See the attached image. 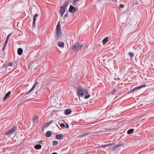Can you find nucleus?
<instances>
[{"label":"nucleus","instance_id":"6e6552de","mask_svg":"<svg viewBox=\"0 0 154 154\" xmlns=\"http://www.w3.org/2000/svg\"><path fill=\"white\" fill-rule=\"evenodd\" d=\"M58 46L62 48H63L64 47V43L62 42H58Z\"/></svg>","mask_w":154,"mask_h":154},{"label":"nucleus","instance_id":"37998d69","mask_svg":"<svg viewBox=\"0 0 154 154\" xmlns=\"http://www.w3.org/2000/svg\"><path fill=\"white\" fill-rule=\"evenodd\" d=\"M56 137L57 139H58V134L56 135Z\"/></svg>","mask_w":154,"mask_h":154},{"label":"nucleus","instance_id":"aec40b11","mask_svg":"<svg viewBox=\"0 0 154 154\" xmlns=\"http://www.w3.org/2000/svg\"><path fill=\"white\" fill-rule=\"evenodd\" d=\"M80 0H73L72 4L74 5H75L77 2H79Z\"/></svg>","mask_w":154,"mask_h":154},{"label":"nucleus","instance_id":"de8ad7c7","mask_svg":"<svg viewBox=\"0 0 154 154\" xmlns=\"http://www.w3.org/2000/svg\"><path fill=\"white\" fill-rule=\"evenodd\" d=\"M137 3H135V5H137Z\"/></svg>","mask_w":154,"mask_h":154},{"label":"nucleus","instance_id":"4be33fe9","mask_svg":"<svg viewBox=\"0 0 154 154\" xmlns=\"http://www.w3.org/2000/svg\"><path fill=\"white\" fill-rule=\"evenodd\" d=\"M56 36H58V24L56 26Z\"/></svg>","mask_w":154,"mask_h":154},{"label":"nucleus","instance_id":"0eeeda50","mask_svg":"<svg viewBox=\"0 0 154 154\" xmlns=\"http://www.w3.org/2000/svg\"><path fill=\"white\" fill-rule=\"evenodd\" d=\"M76 11V8L74 6L71 5L69 7V11L71 13H74Z\"/></svg>","mask_w":154,"mask_h":154},{"label":"nucleus","instance_id":"20e7f679","mask_svg":"<svg viewBox=\"0 0 154 154\" xmlns=\"http://www.w3.org/2000/svg\"><path fill=\"white\" fill-rule=\"evenodd\" d=\"M15 129L16 127H14L11 129L5 132V135H9L11 134H14V132L15 131Z\"/></svg>","mask_w":154,"mask_h":154},{"label":"nucleus","instance_id":"e433bc0d","mask_svg":"<svg viewBox=\"0 0 154 154\" xmlns=\"http://www.w3.org/2000/svg\"><path fill=\"white\" fill-rule=\"evenodd\" d=\"M8 40H7V39H6V40L5 41V43L4 44V45H6L7 44V43H8Z\"/></svg>","mask_w":154,"mask_h":154},{"label":"nucleus","instance_id":"a19ab883","mask_svg":"<svg viewBox=\"0 0 154 154\" xmlns=\"http://www.w3.org/2000/svg\"><path fill=\"white\" fill-rule=\"evenodd\" d=\"M50 103H51V104L52 105H54V104L53 103V101H52V100H51Z\"/></svg>","mask_w":154,"mask_h":154},{"label":"nucleus","instance_id":"f03ea898","mask_svg":"<svg viewBox=\"0 0 154 154\" xmlns=\"http://www.w3.org/2000/svg\"><path fill=\"white\" fill-rule=\"evenodd\" d=\"M77 95L79 97H83L84 95L88 93L86 89H83L79 87L77 89Z\"/></svg>","mask_w":154,"mask_h":154},{"label":"nucleus","instance_id":"2f4dec72","mask_svg":"<svg viewBox=\"0 0 154 154\" xmlns=\"http://www.w3.org/2000/svg\"><path fill=\"white\" fill-rule=\"evenodd\" d=\"M145 86H146V85L145 84H144L142 85L139 86V87L140 88H142L145 87Z\"/></svg>","mask_w":154,"mask_h":154},{"label":"nucleus","instance_id":"393cba45","mask_svg":"<svg viewBox=\"0 0 154 154\" xmlns=\"http://www.w3.org/2000/svg\"><path fill=\"white\" fill-rule=\"evenodd\" d=\"M53 145H57L58 144V141H54L53 142Z\"/></svg>","mask_w":154,"mask_h":154},{"label":"nucleus","instance_id":"bb28decb","mask_svg":"<svg viewBox=\"0 0 154 154\" xmlns=\"http://www.w3.org/2000/svg\"><path fill=\"white\" fill-rule=\"evenodd\" d=\"M89 134H90V133H84V134H82V136H86V135H88Z\"/></svg>","mask_w":154,"mask_h":154},{"label":"nucleus","instance_id":"ddd939ff","mask_svg":"<svg viewBox=\"0 0 154 154\" xmlns=\"http://www.w3.org/2000/svg\"><path fill=\"white\" fill-rule=\"evenodd\" d=\"M23 52V50L21 48H19L17 51L18 54L19 55H20L22 54Z\"/></svg>","mask_w":154,"mask_h":154},{"label":"nucleus","instance_id":"b1692460","mask_svg":"<svg viewBox=\"0 0 154 154\" xmlns=\"http://www.w3.org/2000/svg\"><path fill=\"white\" fill-rule=\"evenodd\" d=\"M128 55L130 57H133L134 56L133 53L131 52H129L128 53Z\"/></svg>","mask_w":154,"mask_h":154},{"label":"nucleus","instance_id":"a18cd8bd","mask_svg":"<svg viewBox=\"0 0 154 154\" xmlns=\"http://www.w3.org/2000/svg\"><path fill=\"white\" fill-rule=\"evenodd\" d=\"M60 0V2H63V0Z\"/></svg>","mask_w":154,"mask_h":154},{"label":"nucleus","instance_id":"dca6fc26","mask_svg":"<svg viewBox=\"0 0 154 154\" xmlns=\"http://www.w3.org/2000/svg\"><path fill=\"white\" fill-rule=\"evenodd\" d=\"M51 131H48L46 133V136L47 137H49L51 136Z\"/></svg>","mask_w":154,"mask_h":154},{"label":"nucleus","instance_id":"7ed1b4c3","mask_svg":"<svg viewBox=\"0 0 154 154\" xmlns=\"http://www.w3.org/2000/svg\"><path fill=\"white\" fill-rule=\"evenodd\" d=\"M67 5L68 4H67L66 3L60 8V13L61 17L63 16V15L65 11V8Z\"/></svg>","mask_w":154,"mask_h":154},{"label":"nucleus","instance_id":"58836bf2","mask_svg":"<svg viewBox=\"0 0 154 154\" xmlns=\"http://www.w3.org/2000/svg\"><path fill=\"white\" fill-rule=\"evenodd\" d=\"M6 46V45H4L3 48V49H2V51H3L5 49Z\"/></svg>","mask_w":154,"mask_h":154},{"label":"nucleus","instance_id":"72a5a7b5","mask_svg":"<svg viewBox=\"0 0 154 154\" xmlns=\"http://www.w3.org/2000/svg\"><path fill=\"white\" fill-rule=\"evenodd\" d=\"M11 34H10L8 35L7 38V39H7V40H8V39L10 38V37L11 35Z\"/></svg>","mask_w":154,"mask_h":154},{"label":"nucleus","instance_id":"cd10ccee","mask_svg":"<svg viewBox=\"0 0 154 154\" xmlns=\"http://www.w3.org/2000/svg\"><path fill=\"white\" fill-rule=\"evenodd\" d=\"M119 7L120 8H123L124 7V5L123 4H121L119 5Z\"/></svg>","mask_w":154,"mask_h":154},{"label":"nucleus","instance_id":"ea45409f","mask_svg":"<svg viewBox=\"0 0 154 154\" xmlns=\"http://www.w3.org/2000/svg\"><path fill=\"white\" fill-rule=\"evenodd\" d=\"M69 127V126L67 124H66V128H68Z\"/></svg>","mask_w":154,"mask_h":154},{"label":"nucleus","instance_id":"4c0bfd02","mask_svg":"<svg viewBox=\"0 0 154 154\" xmlns=\"http://www.w3.org/2000/svg\"><path fill=\"white\" fill-rule=\"evenodd\" d=\"M68 14H66L64 16V18H65V17H67V16H68Z\"/></svg>","mask_w":154,"mask_h":154},{"label":"nucleus","instance_id":"49530a36","mask_svg":"<svg viewBox=\"0 0 154 154\" xmlns=\"http://www.w3.org/2000/svg\"><path fill=\"white\" fill-rule=\"evenodd\" d=\"M55 112V111H53V112Z\"/></svg>","mask_w":154,"mask_h":154},{"label":"nucleus","instance_id":"39448f33","mask_svg":"<svg viewBox=\"0 0 154 154\" xmlns=\"http://www.w3.org/2000/svg\"><path fill=\"white\" fill-rule=\"evenodd\" d=\"M63 35L60 29V21L58 22V39L61 38L62 37Z\"/></svg>","mask_w":154,"mask_h":154},{"label":"nucleus","instance_id":"09e8293b","mask_svg":"<svg viewBox=\"0 0 154 154\" xmlns=\"http://www.w3.org/2000/svg\"><path fill=\"white\" fill-rule=\"evenodd\" d=\"M140 120L142 121L143 120H141V119Z\"/></svg>","mask_w":154,"mask_h":154},{"label":"nucleus","instance_id":"79ce46f5","mask_svg":"<svg viewBox=\"0 0 154 154\" xmlns=\"http://www.w3.org/2000/svg\"><path fill=\"white\" fill-rule=\"evenodd\" d=\"M112 1L114 2H116L117 1V0H112Z\"/></svg>","mask_w":154,"mask_h":154},{"label":"nucleus","instance_id":"c85d7f7f","mask_svg":"<svg viewBox=\"0 0 154 154\" xmlns=\"http://www.w3.org/2000/svg\"><path fill=\"white\" fill-rule=\"evenodd\" d=\"M90 96V95L89 94L88 95L85 96V99H87L88 98H89Z\"/></svg>","mask_w":154,"mask_h":154},{"label":"nucleus","instance_id":"423d86ee","mask_svg":"<svg viewBox=\"0 0 154 154\" xmlns=\"http://www.w3.org/2000/svg\"><path fill=\"white\" fill-rule=\"evenodd\" d=\"M38 82H36L33 85V86L32 88L30 89V90L26 94H28V93H30V92L32 91L38 85Z\"/></svg>","mask_w":154,"mask_h":154},{"label":"nucleus","instance_id":"473e14b6","mask_svg":"<svg viewBox=\"0 0 154 154\" xmlns=\"http://www.w3.org/2000/svg\"><path fill=\"white\" fill-rule=\"evenodd\" d=\"M115 92H116V90L115 89H114L112 92V93H112V95L113 94H114V93H115Z\"/></svg>","mask_w":154,"mask_h":154},{"label":"nucleus","instance_id":"5701e85b","mask_svg":"<svg viewBox=\"0 0 154 154\" xmlns=\"http://www.w3.org/2000/svg\"><path fill=\"white\" fill-rule=\"evenodd\" d=\"M63 135L62 134H58V140L61 139L63 138Z\"/></svg>","mask_w":154,"mask_h":154},{"label":"nucleus","instance_id":"6ab92c4d","mask_svg":"<svg viewBox=\"0 0 154 154\" xmlns=\"http://www.w3.org/2000/svg\"><path fill=\"white\" fill-rule=\"evenodd\" d=\"M114 144V143H110V144L105 145H103V146H100V147H106V146H108L112 145Z\"/></svg>","mask_w":154,"mask_h":154},{"label":"nucleus","instance_id":"a878e982","mask_svg":"<svg viewBox=\"0 0 154 154\" xmlns=\"http://www.w3.org/2000/svg\"><path fill=\"white\" fill-rule=\"evenodd\" d=\"M60 125L61 127L63 128H65V125L64 124H61Z\"/></svg>","mask_w":154,"mask_h":154},{"label":"nucleus","instance_id":"1a4fd4ad","mask_svg":"<svg viewBox=\"0 0 154 154\" xmlns=\"http://www.w3.org/2000/svg\"><path fill=\"white\" fill-rule=\"evenodd\" d=\"M71 112L72 111L70 109H68L65 110L64 113L66 115H69Z\"/></svg>","mask_w":154,"mask_h":154},{"label":"nucleus","instance_id":"7c9ffc66","mask_svg":"<svg viewBox=\"0 0 154 154\" xmlns=\"http://www.w3.org/2000/svg\"><path fill=\"white\" fill-rule=\"evenodd\" d=\"M53 122V120H51L49 122H48L47 124L48 125V126L49 125Z\"/></svg>","mask_w":154,"mask_h":154},{"label":"nucleus","instance_id":"f704fd0d","mask_svg":"<svg viewBox=\"0 0 154 154\" xmlns=\"http://www.w3.org/2000/svg\"><path fill=\"white\" fill-rule=\"evenodd\" d=\"M121 144H120L119 143L118 144H117L116 145V147L118 148V147L120 146H121Z\"/></svg>","mask_w":154,"mask_h":154},{"label":"nucleus","instance_id":"f257e3e1","mask_svg":"<svg viewBox=\"0 0 154 154\" xmlns=\"http://www.w3.org/2000/svg\"><path fill=\"white\" fill-rule=\"evenodd\" d=\"M83 46V44H81L79 42H77L71 46L70 48L73 51L76 50L78 51L81 49Z\"/></svg>","mask_w":154,"mask_h":154},{"label":"nucleus","instance_id":"f3484780","mask_svg":"<svg viewBox=\"0 0 154 154\" xmlns=\"http://www.w3.org/2000/svg\"><path fill=\"white\" fill-rule=\"evenodd\" d=\"M134 130L133 129H131L129 130L128 131H127V133L128 134H130L131 133H132L133 131H134Z\"/></svg>","mask_w":154,"mask_h":154},{"label":"nucleus","instance_id":"4468645a","mask_svg":"<svg viewBox=\"0 0 154 154\" xmlns=\"http://www.w3.org/2000/svg\"><path fill=\"white\" fill-rule=\"evenodd\" d=\"M109 37H106L104 38L103 41V45H105L108 41Z\"/></svg>","mask_w":154,"mask_h":154},{"label":"nucleus","instance_id":"9d476101","mask_svg":"<svg viewBox=\"0 0 154 154\" xmlns=\"http://www.w3.org/2000/svg\"><path fill=\"white\" fill-rule=\"evenodd\" d=\"M11 94V92L10 91H8L6 94L5 96L4 99L3 100L5 101V100L7 99L8 97H10V95Z\"/></svg>","mask_w":154,"mask_h":154},{"label":"nucleus","instance_id":"c9c22d12","mask_svg":"<svg viewBox=\"0 0 154 154\" xmlns=\"http://www.w3.org/2000/svg\"><path fill=\"white\" fill-rule=\"evenodd\" d=\"M117 148V147H116V146L115 145V146H113V149L114 150H115L116 148Z\"/></svg>","mask_w":154,"mask_h":154},{"label":"nucleus","instance_id":"2eb2a0df","mask_svg":"<svg viewBox=\"0 0 154 154\" xmlns=\"http://www.w3.org/2000/svg\"><path fill=\"white\" fill-rule=\"evenodd\" d=\"M42 146L40 144L36 145L34 146V148L36 149H41Z\"/></svg>","mask_w":154,"mask_h":154},{"label":"nucleus","instance_id":"c03bdc74","mask_svg":"<svg viewBox=\"0 0 154 154\" xmlns=\"http://www.w3.org/2000/svg\"><path fill=\"white\" fill-rule=\"evenodd\" d=\"M52 154H58L56 152H53L52 153Z\"/></svg>","mask_w":154,"mask_h":154},{"label":"nucleus","instance_id":"412c9836","mask_svg":"<svg viewBox=\"0 0 154 154\" xmlns=\"http://www.w3.org/2000/svg\"><path fill=\"white\" fill-rule=\"evenodd\" d=\"M48 126V125L46 123L44 124L43 125V128L42 129V130L43 131L44 128H47Z\"/></svg>","mask_w":154,"mask_h":154},{"label":"nucleus","instance_id":"c756f323","mask_svg":"<svg viewBox=\"0 0 154 154\" xmlns=\"http://www.w3.org/2000/svg\"><path fill=\"white\" fill-rule=\"evenodd\" d=\"M8 66H12L13 65V63H8Z\"/></svg>","mask_w":154,"mask_h":154},{"label":"nucleus","instance_id":"f8f14e48","mask_svg":"<svg viewBox=\"0 0 154 154\" xmlns=\"http://www.w3.org/2000/svg\"><path fill=\"white\" fill-rule=\"evenodd\" d=\"M33 122L35 123H37L38 122V118L37 116H35L33 117Z\"/></svg>","mask_w":154,"mask_h":154},{"label":"nucleus","instance_id":"a211bd4d","mask_svg":"<svg viewBox=\"0 0 154 154\" xmlns=\"http://www.w3.org/2000/svg\"><path fill=\"white\" fill-rule=\"evenodd\" d=\"M140 88L139 87H137L134 88L131 91V92H133L135 91H136L138 89H140Z\"/></svg>","mask_w":154,"mask_h":154},{"label":"nucleus","instance_id":"9b49d317","mask_svg":"<svg viewBox=\"0 0 154 154\" xmlns=\"http://www.w3.org/2000/svg\"><path fill=\"white\" fill-rule=\"evenodd\" d=\"M38 16V14H36L33 17V26H35V21L36 20V19Z\"/></svg>","mask_w":154,"mask_h":154}]
</instances>
